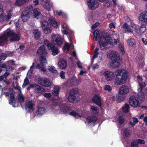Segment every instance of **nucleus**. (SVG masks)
<instances>
[{
    "label": "nucleus",
    "mask_w": 147,
    "mask_h": 147,
    "mask_svg": "<svg viewBox=\"0 0 147 147\" xmlns=\"http://www.w3.org/2000/svg\"><path fill=\"white\" fill-rule=\"evenodd\" d=\"M127 45L129 46H133L136 44V41L135 40L132 38H130L127 41Z\"/></svg>",
    "instance_id": "38"
},
{
    "label": "nucleus",
    "mask_w": 147,
    "mask_h": 147,
    "mask_svg": "<svg viewBox=\"0 0 147 147\" xmlns=\"http://www.w3.org/2000/svg\"><path fill=\"white\" fill-rule=\"evenodd\" d=\"M38 83L40 85L45 87H48L51 84L49 80L45 77H39L37 78Z\"/></svg>",
    "instance_id": "8"
},
{
    "label": "nucleus",
    "mask_w": 147,
    "mask_h": 147,
    "mask_svg": "<svg viewBox=\"0 0 147 147\" xmlns=\"http://www.w3.org/2000/svg\"><path fill=\"white\" fill-rule=\"evenodd\" d=\"M35 106L33 103L32 100H30L26 103L25 107L26 110L30 113H31L33 111L34 107Z\"/></svg>",
    "instance_id": "16"
},
{
    "label": "nucleus",
    "mask_w": 147,
    "mask_h": 147,
    "mask_svg": "<svg viewBox=\"0 0 147 147\" xmlns=\"http://www.w3.org/2000/svg\"><path fill=\"white\" fill-rule=\"evenodd\" d=\"M117 121L119 125H121L124 122L125 119L122 116H120L117 118Z\"/></svg>",
    "instance_id": "42"
},
{
    "label": "nucleus",
    "mask_w": 147,
    "mask_h": 147,
    "mask_svg": "<svg viewBox=\"0 0 147 147\" xmlns=\"http://www.w3.org/2000/svg\"><path fill=\"white\" fill-rule=\"evenodd\" d=\"M123 133L126 137H130L131 136L129 128H126L124 129Z\"/></svg>",
    "instance_id": "36"
},
{
    "label": "nucleus",
    "mask_w": 147,
    "mask_h": 147,
    "mask_svg": "<svg viewBox=\"0 0 147 147\" xmlns=\"http://www.w3.org/2000/svg\"><path fill=\"white\" fill-rule=\"evenodd\" d=\"M97 119L95 115H92L88 117L86 120V122L88 125H91L92 124H94L95 123Z\"/></svg>",
    "instance_id": "19"
},
{
    "label": "nucleus",
    "mask_w": 147,
    "mask_h": 147,
    "mask_svg": "<svg viewBox=\"0 0 147 147\" xmlns=\"http://www.w3.org/2000/svg\"><path fill=\"white\" fill-rule=\"evenodd\" d=\"M77 65L78 66V67L80 69H82V66L81 63L80 62L78 61L77 62Z\"/></svg>",
    "instance_id": "63"
},
{
    "label": "nucleus",
    "mask_w": 147,
    "mask_h": 147,
    "mask_svg": "<svg viewBox=\"0 0 147 147\" xmlns=\"http://www.w3.org/2000/svg\"><path fill=\"white\" fill-rule=\"evenodd\" d=\"M28 79L26 77L24 79V83L22 85V87L23 88L26 86L28 84Z\"/></svg>",
    "instance_id": "51"
},
{
    "label": "nucleus",
    "mask_w": 147,
    "mask_h": 147,
    "mask_svg": "<svg viewBox=\"0 0 147 147\" xmlns=\"http://www.w3.org/2000/svg\"><path fill=\"white\" fill-rule=\"evenodd\" d=\"M139 20L143 21L147 24V11L143 12L141 13L139 17Z\"/></svg>",
    "instance_id": "22"
},
{
    "label": "nucleus",
    "mask_w": 147,
    "mask_h": 147,
    "mask_svg": "<svg viewBox=\"0 0 147 147\" xmlns=\"http://www.w3.org/2000/svg\"><path fill=\"white\" fill-rule=\"evenodd\" d=\"M92 102H94L99 107L102 105V102L101 100V97L97 94H95L92 99Z\"/></svg>",
    "instance_id": "18"
},
{
    "label": "nucleus",
    "mask_w": 147,
    "mask_h": 147,
    "mask_svg": "<svg viewBox=\"0 0 147 147\" xmlns=\"http://www.w3.org/2000/svg\"><path fill=\"white\" fill-rule=\"evenodd\" d=\"M7 55L4 53H2L0 55V67L4 68L6 71H7L8 63H4L1 64L7 58Z\"/></svg>",
    "instance_id": "12"
},
{
    "label": "nucleus",
    "mask_w": 147,
    "mask_h": 147,
    "mask_svg": "<svg viewBox=\"0 0 147 147\" xmlns=\"http://www.w3.org/2000/svg\"><path fill=\"white\" fill-rule=\"evenodd\" d=\"M104 89L106 91H108L109 92L111 91L112 90L111 87L109 85H105L104 87Z\"/></svg>",
    "instance_id": "50"
},
{
    "label": "nucleus",
    "mask_w": 147,
    "mask_h": 147,
    "mask_svg": "<svg viewBox=\"0 0 147 147\" xmlns=\"http://www.w3.org/2000/svg\"><path fill=\"white\" fill-rule=\"evenodd\" d=\"M8 41L6 37L3 35L0 36V46H3Z\"/></svg>",
    "instance_id": "33"
},
{
    "label": "nucleus",
    "mask_w": 147,
    "mask_h": 147,
    "mask_svg": "<svg viewBox=\"0 0 147 147\" xmlns=\"http://www.w3.org/2000/svg\"><path fill=\"white\" fill-rule=\"evenodd\" d=\"M60 90V88L59 86H56L54 88L53 90L52 91V93L54 96H58L59 91Z\"/></svg>",
    "instance_id": "34"
},
{
    "label": "nucleus",
    "mask_w": 147,
    "mask_h": 147,
    "mask_svg": "<svg viewBox=\"0 0 147 147\" xmlns=\"http://www.w3.org/2000/svg\"><path fill=\"white\" fill-rule=\"evenodd\" d=\"M117 74L114 82L115 85H122L126 82L128 77L127 71L124 69H119L117 71Z\"/></svg>",
    "instance_id": "1"
},
{
    "label": "nucleus",
    "mask_w": 147,
    "mask_h": 147,
    "mask_svg": "<svg viewBox=\"0 0 147 147\" xmlns=\"http://www.w3.org/2000/svg\"><path fill=\"white\" fill-rule=\"evenodd\" d=\"M79 92L78 88H75L71 89L69 92L68 100L71 103H74L77 100L78 94Z\"/></svg>",
    "instance_id": "5"
},
{
    "label": "nucleus",
    "mask_w": 147,
    "mask_h": 147,
    "mask_svg": "<svg viewBox=\"0 0 147 147\" xmlns=\"http://www.w3.org/2000/svg\"><path fill=\"white\" fill-rule=\"evenodd\" d=\"M129 105L132 107L136 108L139 105V101L137 97L135 96H131L129 99Z\"/></svg>",
    "instance_id": "10"
},
{
    "label": "nucleus",
    "mask_w": 147,
    "mask_h": 147,
    "mask_svg": "<svg viewBox=\"0 0 147 147\" xmlns=\"http://www.w3.org/2000/svg\"><path fill=\"white\" fill-rule=\"evenodd\" d=\"M15 32L13 30L10 29H8L4 32L3 35L4 36L6 37L7 38V40H8V38L9 37H12L14 34Z\"/></svg>",
    "instance_id": "24"
},
{
    "label": "nucleus",
    "mask_w": 147,
    "mask_h": 147,
    "mask_svg": "<svg viewBox=\"0 0 147 147\" xmlns=\"http://www.w3.org/2000/svg\"><path fill=\"white\" fill-rule=\"evenodd\" d=\"M33 10L32 6L30 5L27 6V9L23 11L21 14V18L24 22L26 21L29 18L30 13Z\"/></svg>",
    "instance_id": "7"
},
{
    "label": "nucleus",
    "mask_w": 147,
    "mask_h": 147,
    "mask_svg": "<svg viewBox=\"0 0 147 147\" xmlns=\"http://www.w3.org/2000/svg\"><path fill=\"white\" fill-rule=\"evenodd\" d=\"M104 5L105 7H111L112 6V4L109 2H107V3H104Z\"/></svg>",
    "instance_id": "57"
},
{
    "label": "nucleus",
    "mask_w": 147,
    "mask_h": 147,
    "mask_svg": "<svg viewBox=\"0 0 147 147\" xmlns=\"http://www.w3.org/2000/svg\"><path fill=\"white\" fill-rule=\"evenodd\" d=\"M107 56L109 59L112 60L111 65L113 68L118 67L120 65L119 55L115 51H110L107 53Z\"/></svg>",
    "instance_id": "3"
},
{
    "label": "nucleus",
    "mask_w": 147,
    "mask_h": 147,
    "mask_svg": "<svg viewBox=\"0 0 147 147\" xmlns=\"http://www.w3.org/2000/svg\"><path fill=\"white\" fill-rule=\"evenodd\" d=\"M33 11L34 17L37 19L39 18V16L41 14L40 10L38 8H36L33 10Z\"/></svg>",
    "instance_id": "31"
},
{
    "label": "nucleus",
    "mask_w": 147,
    "mask_h": 147,
    "mask_svg": "<svg viewBox=\"0 0 147 147\" xmlns=\"http://www.w3.org/2000/svg\"><path fill=\"white\" fill-rule=\"evenodd\" d=\"M56 14L58 16H63L64 15V14L62 11H57L56 12Z\"/></svg>",
    "instance_id": "61"
},
{
    "label": "nucleus",
    "mask_w": 147,
    "mask_h": 147,
    "mask_svg": "<svg viewBox=\"0 0 147 147\" xmlns=\"http://www.w3.org/2000/svg\"><path fill=\"white\" fill-rule=\"evenodd\" d=\"M70 45L68 43H65V44L64 48L65 49H67V51L69 50Z\"/></svg>",
    "instance_id": "55"
},
{
    "label": "nucleus",
    "mask_w": 147,
    "mask_h": 147,
    "mask_svg": "<svg viewBox=\"0 0 147 147\" xmlns=\"http://www.w3.org/2000/svg\"><path fill=\"white\" fill-rule=\"evenodd\" d=\"M52 40L56 43V45L60 46L63 43V39L62 37L59 35L54 34L52 36Z\"/></svg>",
    "instance_id": "9"
},
{
    "label": "nucleus",
    "mask_w": 147,
    "mask_h": 147,
    "mask_svg": "<svg viewBox=\"0 0 147 147\" xmlns=\"http://www.w3.org/2000/svg\"><path fill=\"white\" fill-rule=\"evenodd\" d=\"M33 33L35 39L38 40L40 38L41 36V33L39 30L38 29L34 30Z\"/></svg>",
    "instance_id": "28"
},
{
    "label": "nucleus",
    "mask_w": 147,
    "mask_h": 147,
    "mask_svg": "<svg viewBox=\"0 0 147 147\" xmlns=\"http://www.w3.org/2000/svg\"><path fill=\"white\" fill-rule=\"evenodd\" d=\"M4 16L5 19V21L7 22L11 18L12 16V14L11 12L9 11L7 15H4Z\"/></svg>",
    "instance_id": "48"
},
{
    "label": "nucleus",
    "mask_w": 147,
    "mask_h": 147,
    "mask_svg": "<svg viewBox=\"0 0 147 147\" xmlns=\"http://www.w3.org/2000/svg\"><path fill=\"white\" fill-rule=\"evenodd\" d=\"M17 97L20 103H22L24 101V98L22 94H19L17 96Z\"/></svg>",
    "instance_id": "46"
},
{
    "label": "nucleus",
    "mask_w": 147,
    "mask_h": 147,
    "mask_svg": "<svg viewBox=\"0 0 147 147\" xmlns=\"http://www.w3.org/2000/svg\"><path fill=\"white\" fill-rule=\"evenodd\" d=\"M99 23L98 22H96L95 24L92 25L91 26L92 29L94 30L95 28L99 25Z\"/></svg>",
    "instance_id": "52"
},
{
    "label": "nucleus",
    "mask_w": 147,
    "mask_h": 147,
    "mask_svg": "<svg viewBox=\"0 0 147 147\" xmlns=\"http://www.w3.org/2000/svg\"><path fill=\"white\" fill-rule=\"evenodd\" d=\"M38 59L40 64L41 65L45 66L47 63L46 57L47 56H39Z\"/></svg>",
    "instance_id": "25"
},
{
    "label": "nucleus",
    "mask_w": 147,
    "mask_h": 147,
    "mask_svg": "<svg viewBox=\"0 0 147 147\" xmlns=\"http://www.w3.org/2000/svg\"><path fill=\"white\" fill-rule=\"evenodd\" d=\"M44 44L47 47L49 50H51L53 55H55L58 54V49L57 47L55 46L53 42H50L46 39L44 40Z\"/></svg>",
    "instance_id": "6"
},
{
    "label": "nucleus",
    "mask_w": 147,
    "mask_h": 147,
    "mask_svg": "<svg viewBox=\"0 0 147 147\" xmlns=\"http://www.w3.org/2000/svg\"><path fill=\"white\" fill-rule=\"evenodd\" d=\"M10 73L6 71L3 75L5 79H7V77L9 75Z\"/></svg>",
    "instance_id": "62"
},
{
    "label": "nucleus",
    "mask_w": 147,
    "mask_h": 147,
    "mask_svg": "<svg viewBox=\"0 0 147 147\" xmlns=\"http://www.w3.org/2000/svg\"><path fill=\"white\" fill-rule=\"evenodd\" d=\"M131 147H138V144L137 142L134 141L131 143Z\"/></svg>",
    "instance_id": "54"
},
{
    "label": "nucleus",
    "mask_w": 147,
    "mask_h": 147,
    "mask_svg": "<svg viewBox=\"0 0 147 147\" xmlns=\"http://www.w3.org/2000/svg\"><path fill=\"white\" fill-rule=\"evenodd\" d=\"M4 21H5V17L4 16H0V22H2Z\"/></svg>",
    "instance_id": "58"
},
{
    "label": "nucleus",
    "mask_w": 147,
    "mask_h": 147,
    "mask_svg": "<svg viewBox=\"0 0 147 147\" xmlns=\"http://www.w3.org/2000/svg\"><path fill=\"white\" fill-rule=\"evenodd\" d=\"M109 27L110 28H115V25L114 24L113 22H111L110 23L109 25Z\"/></svg>",
    "instance_id": "64"
},
{
    "label": "nucleus",
    "mask_w": 147,
    "mask_h": 147,
    "mask_svg": "<svg viewBox=\"0 0 147 147\" xmlns=\"http://www.w3.org/2000/svg\"><path fill=\"white\" fill-rule=\"evenodd\" d=\"M59 110L63 114H69L71 110V108L68 105L63 104L61 105Z\"/></svg>",
    "instance_id": "11"
},
{
    "label": "nucleus",
    "mask_w": 147,
    "mask_h": 147,
    "mask_svg": "<svg viewBox=\"0 0 147 147\" xmlns=\"http://www.w3.org/2000/svg\"><path fill=\"white\" fill-rule=\"evenodd\" d=\"M34 89L36 92L38 93H41L45 90L44 88L35 83L34 84Z\"/></svg>",
    "instance_id": "26"
},
{
    "label": "nucleus",
    "mask_w": 147,
    "mask_h": 147,
    "mask_svg": "<svg viewBox=\"0 0 147 147\" xmlns=\"http://www.w3.org/2000/svg\"><path fill=\"white\" fill-rule=\"evenodd\" d=\"M42 5L49 11L51 10V5L48 0H41L40 3Z\"/></svg>",
    "instance_id": "23"
},
{
    "label": "nucleus",
    "mask_w": 147,
    "mask_h": 147,
    "mask_svg": "<svg viewBox=\"0 0 147 147\" xmlns=\"http://www.w3.org/2000/svg\"><path fill=\"white\" fill-rule=\"evenodd\" d=\"M146 29V25L144 24H142L141 26L139 29H136V31L139 34H142L144 32Z\"/></svg>",
    "instance_id": "30"
},
{
    "label": "nucleus",
    "mask_w": 147,
    "mask_h": 147,
    "mask_svg": "<svg viewBox=\"0 0 147 147\" xmlns=\"http://www.w3.org/2000/svg\"><path fill=\"white\" fill-rule=\"evenodd\" d=\"M70 82L72 84L74 85L76 84L78 82V80L76 78H73L70 80Z\"/></svg>",
    "instance_id": "49"
},
{
    "label": "nucleus",
    "mask_w": 147,
    "mask_h": 147,
    "mask_svg": "<svg viewBox=\"0 0 147 147\" xmlns=\"http://www.w3.org/2000/svg\"><path fill=\"white\" fill-rule=\"evenodd\" d=\"M139 87L138 89V91L139 92H141L143 88L145 87L146 84V83L144 82L142 83L139 82L138 83Z\"/></svg>",
    "instance_id": "40"
},
{
    "label": "nucleus",
    "mask_w": 147,
    "mask_h": 147,
    "mask_svg": "<svg viewBox=\"0 0 147 147\" xmlns=\"http://www.w3.org/2000/svg\"><path fill=\"white\" fill-rule=\"evenodd\" d=\"M133 27H131L129 26V24L125 23L122 26V27L126 29L125 30L127 32H131L132 31V28Z\"/></svg>",
    "instance_id": "32"
},
{
    "label": "nucleus",
    "mask_w": 147,
    "mask_h": 147,
    "mask_svg": "<svg viewBox=\"0 0 147 147\" xmlns=\"http://www.w3.org/2000/svg\"><path fill=\"white\" fill-rule=\"evenodd\" d=\"M46 109L44 107H40L38 108L36 111L37 115H42L45 113Z\"/></svg>",
    "instance_id": "35"
},
{
    "label": "nucleus",
    "mask_w": 147,
    "mask_h": 147,
    "mask_svg": "<svg viewBox=\"0 0 147 147\" xmlns=\"http://www.w3.org/2000/svg\"><path fill=\"white\" fill-rule=\"evenodd\" d=\"M93 35L94 36L93 39L94 41H97L98 40V38L102 39L105 42H108L109 43V44L111 45H113L112 40L109 35L104 34L100 36L99 31L97 30H96L94 32Z\"/></svg>",
    "instance_id": "4"
},
{
    "label": "nucleus",
    "mask_w": 147,
    "mask_h": 147,
    "mask_svg": "<svg viewBox=\"0 0 147 147\" xmlns=\"http://www.w3.org/2000/svg\"><path fill=\"white\" fill-rule=\"evenodd\" d=\"M69 115L71 116H73L76 118H78L81 117V115L78 113H76L75 111H71Z\"/></svg>",
    "instance_id": "41"
},
{
    "label": "nucleus",
    "mask_w": 147,
    "mask_h": 147,
    "mask_svg": "<svg viewBox=\"0 0 147 147\" xmlns=\"http://www.w3.org/2000/svg\"><path fill=\"white\" fill-rule=\"evenodd\" d=\"M87 2L89 8L92 10L97 8L99 5L98 3L95 0H87Z\"/></svg>",
    "instance_id": "13"
},
{
    "label": "nucleus",
    "mask_w": 147,
    "mask_h": 147,
    "mask_svg": "<svg viewBox=\"0 0 147 147\" xmlns=\"http://www.w3.org/2000/svg\"><path fill=\"white\" fill-rule=\"evenodd\" d=\"M129 106L127 104H125L122 107V110L124 113H127L129 111Z\"/></svg>",
    "instance_id": "43"
},
{
    "label": "nucleus",
    "mask_w": 147,
    "mask_h": 147,
    "mask_svg": "<svg viewBox=\"0 0 147 147\" xmlns=\"http://www.w3.org/2000/svg\"><path fill=\"white\" fill-rule=\"evenodd\" d=\"M48 69L51 72L55 73L57 72V71L55 69V67L53 66H50L49 67Z\"/></svg>",
    "instance_id": "47"
},
{
    "label": "nucleus",
    "mask_w": 147,
    "mask_h": 147,
    "mask_svg": "<svg viewBox=\"0 0 147 147\" xmlns=\"http://www.w3.org/2000/svg\"><path fill=\"white\" fill-rule=\"evenodd\" d=\"M129 91L128 87L127 86L123 85L119 88V93L121 94L125 95L127 94Z\"/></svg>",
    "instance_id": "20"
},
{
    "label": "nucleus",
    "mask_w": 147,
    "mask_h": 147,
    "mask_svg": "<svg viewBox=\"0 0 147 147\" xmlns=\"http://www.w3.org/2000/svg\"><path fill=\"white\" fill-rule=\"evenodd\" d=\"M125 20L127 22V24H129V26L131 27L133 26L134 24L132 20L128 16H127L125 18Z\"/></svg>",
    "instance_id": "39"
},
{
    "label": "nucleus",
    "mask_w": 147,
    "mask_h": 147,
    "mask_svg": "<svg viewBox=\"0 0 147 147\" xmlns=\"http://www.w3.org/2000/svg\"><path fill=\"white\" fill-rule=\"evenodd\" d=\"M36 54L38 56H47L48 53L44 45L40 47L36 52Z\"/></svg>",
    "instance_id": "14"
},
{
    "label": "nucleus",
    "mask_w": 147,
    "mask_h": 147,
    "mask_svg": "<svg viewBox=\"0 0 147 147\" xmlns=\"http://www.w3.org/2000/svg\"><path fill=\"white\" fill-rule=\"evenodd\" d=\"M136 141L138 144L139 143L141 144H144L145 143L144 140L141 139H137Z\"/></svg>",
    "instance_id": "56"
},
{
    "label": "nucleus",
    "mask_w": 147,
    "mask_h": 147,
    "mask_svg": "<svg viewBox=\"0 0 147 147\" xmlns=\"http://www.w3.org/2000/svg\"><path fill=\"white\" fill-rule=\"evenodd\" d=\"M103 75L108 81H112L115 78L114 73L113 72L108 70L105 71L103 74Z\"/></svg>",
    "instance_id": "15"
},
{
    "label": "nucleus",
    "mask_w": 147,
    "mask_h": 147,
    "mask_svg": "<svg viewBox=\"0 0 147 147\" xmlns=\"http://www.w3.org/2000/svg\"><path fill=\"white\" fill-rule=\"evenodd\" d=\"M58 65L59 68L61 69H65L67 66V61L63 58L60 59L58 62Z\"/></svg>",
    "instance_id": "21"
},
{
    "label": "nucleus",
    "mask_w": 147,
    "mask_h": 147,
    "mask_svg": "<svg viewBox=\"0 0 147 147\" xmlns=\"http://www.w3.org/2000/svg\"><path fill=\"white\" fill-rule=\"evenodd\" d=\"M44 96L47 98H49L51 97V93H46L44 94Z\"/></svg>",
    "instance_id": "59"
},
{
    "label": "nucleus",
    "mask_w": 147,
    "mask_h": 147,
    "mask_svg": "<svg viewBox=\"0 0 147 147\" xmlns=\"http://www.w3.org/2000/svg\"><path fill=\"white\" fill-rule=\"evenodd\" d=\"M20 34L19 33H16L15 32L14 34L10 39L11 41H18L20 39Z\"/></svg>",
    "instance_id": "27"
},
{
    "label": "nucleus",
    "mask_w": 147,
    "mask_h": 147,
    "mask_svg": "<svg viewBox=\"0 0 147 147\" xmlns=\"http://www.w3.org/2000/svg\"><path fill=\"white\" fill-rule=\"evenodd\" d=\"M133 121L132 122H130L129 123L132 127H134L138 122V119L136 117H134L133 118Z\"/></svg>",
    "instance_id": "45"
},
{
    "label": "nucleus",
    "mask_w": 147,
    "mask_h": 147,
    "mask_svg": "<svg viewBox=\"0 0 147 147\" xmlns=\"http://www.w3.org/2000/svg\"><path fill=\"white\" fill-rule=\"evenodd\" d=\"M16 100L14 94L11 93L10 95V96L9 101V103L13 106V107H15L14 105L16 104Z\"/></svg>",
    "instance_id": "29"
},
{
    "label": "nucleus",
    "mask_w": 147,
    "mask_h": 147,
    "mask_svg": "<svg viewBox=\"0 0 147 147\" xmlns=\"http://www.w3.org/2000/svg\"><path fill=\"white\" fill-rule=\"evenodd\" d=\"M49 22L46 20L43 21L42 23V28L44 33L46 34H49L51 32L52 30L50 28L51 25L55 28H57L58 24L57 22L54 19L49 18Z\"/></svg>",
    "instance_id": "2"
},
{
    "label": "nucleus",
    "mask_w": 147,
    "mask_h": 147,
    "mask_svg": "<svg viewBox=\"0 0 147 147\" xmlns=\"http://www.w3.org/2000/svg\"><path fill=\"white\" fill-rule=\"evenodd\" d=\"M21 0H16V1L15 3V5H17L19 6H21L22 5L23 3Z\"/></svg>",
    "instance_id": "53"
},
{
    "label": "nucleus",
    "mask_w": 147,
    "mask_h": 147,
    "mask_svg": "<svg viewBox=\"0 0 147 147\" xmlns=\"http://www.w3.org/2000/svg\"><path fill=\"white\" fill-rule=\"evenodd\" d=\"M138 99L142 101H143L145 97V94L143 92H141L138 93L137 95Z\"/></svg>",
    "instance_id": "37"
},
{
    "label": "nucleus",
    "mask_w": 147,
    "mask_h": 147,
    "mask_svg": "<svg viewBox=\"0 0 147 147\" xmlns=\"http://www.w3.org/2000/svg\"><path fill=\"white\" fill-rule=\"evenodd\" d=\"M98 42L100 49L102 50H105L109 48L111 45L108 42H105L101 39H99Z\"/></svg>",
    "instance_id": "17"
},
{
    "label": "nucleus",
    "mask_w": 147,
    "mask_h": 147,
    "mask_svg": "<svg viewBox=\"0 0 147 147\" xmlns=\"http://www.w3.org/2000/svg\"><path fill=\"white\" fill-rule=\"evenodd\" d=\"M65 72L63 71H61L60 74V76L61 78L62 79H64L65 77Z\"/></svg>",
    "instance_id": "60"
},
{
    "label": "nucleus",
    "mask_w": 147,
    "mask_h": 147,
    "mask_svg": "<svg viewBox=\"0 0 147 147\" xmlns=\"http://www.w3.org/2000/svg\"><path fill=\"white\" fill-rule=\"evenodd\" d=\"M90 110L92 111L93 114L96 115L98 114V107H97L92 106L90 108Z\"/></svg>",
    "instance_id": "44"
}]
</instances>
